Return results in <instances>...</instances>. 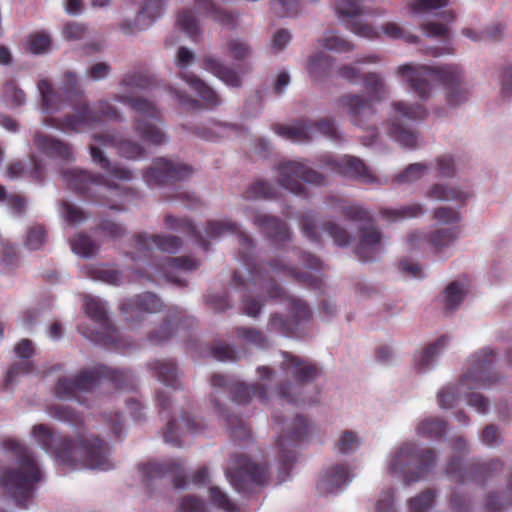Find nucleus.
<instances>
[{
	"instance_id": "nucleus-3",
	"label": "nucleus",
	"mask_w": 512,
	"mask_h": 512,
	"mask_svg": "<svg viewBox=\"0 0 512 512\" xmlns=\"http://www.w3.org/2000/svg\"><path fill=\"white\" fill-rule=\"evenodd\" d=\"M395 73L422 101H426L432 96L431 82H439L444 86L445 99L450 107H457L465 103L470 96L469 87L464 79V71L456 64L440 67L403 64L396 68Z\"/></svg>"
},
{
	"instance_id": "nucleus-2",
	"label": "nucleus",
	"mask_w": 512,
	"mask_h": 512,
	"mask_svg": "<svg viewBox=\"0 0 512 512\" xmlns=\"http://www.w3.org/2000/svg\"><path fill=\"white\" fill-rule=\"evenodd\" d=\"M32 437L46 452L54 453L58 463L68 470L88 468L104 471L112 467L108 447L92 435L60 438L46 425L37 424L32 428Z\"/></svg>"
},
{
	"instance_id": "nucleus-38",
	"label": "nucleus",
	"mask_w": 512,
	"mask_h": 512,
	"mask_svg": "<svg viewBox=\"0 0 512 512\" xmlns=\"http://www.w3.org/2000/svg\"><path fill=\"white\" fill-rule=\"evenodd\" d=\"M149 366L166 386L177 387V370L172 361L156 360Z\"/></svg>"
},
{
	"instance_id": "nucleus-25",
	"label": "nucleus",
	"mask_w": 512,
	"mask_h": 512,
	"mask_svg": "<svg viewBox=\"0 0 512 512\" xmlns=\"http://www.w3.org/2000/svg\"><path fill=\"white\" fill-rule=\"evenodd\" d=\"M138 257L146 256L154 248L167 253H176L181 246L179 238L175 236L138 234L135 239Z\"/></svg>"
},
{
	"instance_id": "nucleus-53",
	"label": "nucleus",
	"mask_w": 512,
	"mask_h": 512,
	"mask_svg": "<svg viewBox=\"0 0 512 512\" xmlns=\"http://www.w3.org/2000/svg\"><path fill=\"white\" fill-rule=\"evenodd\" d=\"M2 97L4 101L12 106L17 107L25 102V95L14 82L6 83L2 88Z\"/></svg>"
},
{
	"instance_id": "nucleus-28",
	"label": "nucleus",
	"mask_w": 512,
	"mask_h": 512,
	"mask_svg": "<svg viewBox=\"0 0 512 512\" xmlns=\"http://www.w3.org/2000/svg\"><path fill=\"white\" fill-rule=\"evenodd\" d=\"M182 465L176 460H171L164 463H149L144 468V476L147 480L156 479L165 475H170L176 488H185L186 480L182 474Z\"/></svg>"
},
{
	"instance_id": "nucleus-21",
	"label": "nucleus",
	"mask_w": 512,
	"mask_h": 512,
	"mask_svg": "<svg viewBox=\"0 0 512 512\" xmlns=\"http://www.w3.org/2000/svg\"><path fill=\"white\" fill-rule=\"evenodd\" d=\"M192 174V168L178 161L164 158L154 160L144 179L148 185L166 184L171 181L184 180Z\"/></svg>"
},
{
	"instance_id": "nucleus-23",
	"label": "nucleus",
	"mask_w": 512,
	"mask_h": 512,
	"mask_svg": "<svg viewBox=\"0 0 512 512\" xmlns=\"http://www.w3.org/2000/svg\"><path fill=\"white\" fill-rule=\"evenodd\" d=\"M459 235V226H450L436 229L431 233L428 240L423 233L412 232L409 234L407 241L410 249L422 248L428 242L436 252H439L451 246L458 239Z\"/></svg>"
},
{
	"instance_id": "nucleus-43",
	"label": "nucleus",
	"mask_w": 512,
	"mask_h": 512,
	"mask_svg": "<svg viewBox=\"0 0 512 512\" xmlns=\"http://www.w3.org/2000/svg\"><path fill=\"white\" fill-rule=\"evenodd\" d=\"M430 166L423 163L410 164L403 172L396 175L394 182L399 184H409L421 179L429 171Z\"/></svg>"
},
{
	"instance_id": "nucleus-24",
	"label": "nucleus",
	"mask_w": 512,
	"mask_h": 512,
	"mask_svg": "<svg viewBox=\"0 0 512 512\" xmlns=\"http://www.w3.org/2000/svg\"><path fill=\"white\" fill-rule=\"evenodd\" d=\"M84 310L87 316L98 324L101 331H97L94 335L93 332L85 330L84 327H79V330L85 337L98 341L101 339V335L109 329L106 303L98 297L86 295L84 297Z\"/></svg>"
},
{
	"instance_id": "nucleus-46",
	"label": "nucleus",
	"mask_w": 512,
	"mask_h": 512,
	"mask_svg": "<svg viewBox=\"0 0 512 512\" xmlns=\"http://www.w3.org/2000/svg\"><path fill=\"white\" fill-rule=\"evenodd\" d=\"M72 251L81 257H91L97 251V245L86 235L78 234L71 240Z\"/></svg>"
},
{
	"instance_id": "nucleus-51",
	"label": "nucleus",
	"mask_w": 512,
	"mask_h": 512,
	"mask_svg": "<svg viewBox=\"0 0 512 512\" xmlns=\"http://www.w3.org/2000/svg\"><path fill=\"white\" fill-rule=\"evenodd\" d=\"M433 218L438 223L449 225V227L458 226L457 223L461 220V214L451 207L441 206L433 211Z\"/></svg>"
},
{
	"instance_id": "nucleus-20",
	"label": "nucleus",
	"mask_w": 512,
	"mask_h": 512,
	"mask_svg": "<svg viewBox=\"0 0 512 512\" xmlns=\"http://www.w3.org/2000/svg\"><path fill=\"white\" fill-rule=\"evenodd\" d=\"M231 485L244 491L250 483L262 484L266 480V468L253 463L246 456L236 457L226 472Z\"/></svg>"
},
{
	"instance_id": "nucleus-40",
	"label": "nucleus",
	"mask_w": 512,
	"mask_h": 512,
	"mask_svg": "<svg viewBox=\"0 0 512 512\" xmlns=\"http://www.w3.org/2000/svg\"><path fill=\"white\" fill-rule=\"evenodd\" d=\"M468 292L467 286L461 282L450 283L444 291L445 308L454 310L462 303Z\"/></svg>"
},
{
	"instance_id": "nucleus-49",
	"label": "nucleus",
	"mask_w": 512,
	"mask_h": 512,
	"mask_svg": "<svg viewBox=\"0 0 512 512\" xmlns=\"http://www.w3.org/2000/svg\"><path fill=\"white\" fill-rule=\"evenodd\" d=\"M438 177L451 178L456 174L457 165L454 157L449 154L438 156L434 164Z\"/></svg>"
},
{
	"instance_id": "nucleus-10",
	"label": "nucleus",
	"mask_w": 512,
	"mask_h": 512,
	"mask_svg": "<svg viewBox=\"0 0 512 512\" xmlns=\"http://www.w3.org/2000/svg\"><path fill=\"white\" fill-rule=\"evenodd\" d=\"M285 360L282 363V369L288 382L281 385L278 389V400L281 403L305 402L301 397L306 384L316 379L321 370L313 363L284 353Z\"/></svg>"
},
{
	"instance_id": "nucleus-52",
	"label": "nucleus",
	"mask_w": 512,
	"mask_h": 512,
	"mask_svg": "<svg viewBox=\"0 0 512 512\" xmlns=\"http://www.w3.org/2000/svg\"><path fill=\"white\" fill-rule=\"evenodd\" d=\"M363 0H336V11L341 17H347L349 20L354 19L362 12Z\"/></svg>"
},
{
	"instance_id": "nucleus-64",
	"label": "nucleus",
	"mask_w": 512,
	"mask_h": 512,
	"mask_svg": "<svg viewBox=\"0 0 512 512\" xmlns=\"http://www.w3.org/2000/svg\"><path fill=\"white\" fill-rule=\"evenodd\" d=\"M206 504L194 496H185L179 502L178 512H205Z\"/></svg>"
},
{
	"instance_id": "nucleus-31",
	"label": "nucleus",
	"mask_w": 512,
	"mask_h": 512,
	"mask_svg": "<svg viewBox=\"0 0 512 512\" xmlns=\"http://www.w3.org/2000/svg\"><path fill=\"white\" fill-rule=\"evenodd\" d=\"M349 471L341 465L330 467L318 482L321 493H336L345 487L351 480Z\"/></svg>"
},
{
	"instance_id": "nucleus-18",
	"label": "nucleus",
	"mask_w": 512,
	"mask_h": 512,
	"mask_svg": "<svg viewBox=\"0 0 512 512\" xmlns=\"http://www.w3.org/2000/svg\"><path fill=\"white\" fill-rule=\"evenodd\" d=\"M275 132L284 139L296 143L311 140L317 132L331 139L338 138L337 129L334 123L329 120H321L317 123L306 120L291 125L277 126Z\"/></svg>"
},
{
	"instance_id": "nucleus-12",
	"label": "nucleus",
	"mask_w": 512,
	"mask_h": 512,
	"mask_svg": "<svg viewBox=\"0 0 512 512\" xmlns=\"http://www.w3.org/2000/svg\"><path fill=\"white\" fill-rule=\"evenodd\" d=\"M343 215L350 221L349 229L356 228L359 232V242L355 248L356 254L363 261L375 258L380 250L381 235L369 213L359 206H343Z\"/></svg>"
},
{
	"instance_id": "nucleus-4",
	"label": "nucleus",
	"mask_w": 512,
	"mask_h": 512,
	"mask_svg": "<svg viewBox=\"0 0 512 512\" xmlns=\"http://www.w3.org/2000/svg\"><path fill=\"white\" fill-rule=\"evenodd\" d=\"M122 92L115 95V100L130 106L137 114L134 123V132L144 144L162 145L167 142V137L157 125L160 119V110L152 102L138 98L135 99L129 93L147 89L150 79L142 73L127 74L121 82Z\"/></svg>"
},
{
	"instance_id": "nucleus-26",
	"label": "nucleus",
	"mask_w": 512,
	"mask_h": 512,
	"mask_svg": "<svg viewBox=\"0 0 512 512\" xmlns=\"http://www.w3.org/2000/svg\"><path fill=\"white\" fill-rule=\"evenodd\" d=\"M245 214L269 237L279 240L289 237V230L286 224L277 218L262 214L252 207H247Z\"/></svg>"
},
{
	"instance_id": "nucleus-58",
	"label": "nucleus",
	"mask_w": 512,
	"mask_h": 512,
	"mask_svg": "<svg viewBox=\"0 0 512 512\" xmlns=\"http://www.w3.org/2000/svg\"><path fill=\"white\" fill-rule=\"evenodd\" d=\"M46 231L41 225H34L28 229L25 245L31 250H37L46 242Z\"/></svg>"
},
{
	"instance_id": "nucleus-22",
	"label": "nucleus",
	"mask_w": 512,
	"mask_h": 512,
	"mask_svg": "<svg viewBox=\"0 0 512 512\" xmlns=\"http://www.w3.org/2000/svg\"><path fill=\"white\" fill-rule=\"evenodd\" d=\"M324 163L326 166L338 172L339 174L347 177L359 178L364 183H383L380 179L373 175V173L358 158L345 155L339 159H334L330 156H325Z\"/></svg>"
},
{
	"instance_id": "nucleus-9",
	"label": "nucleus",
	"mask_w": 512,
	"mask_h": 512,
	"mask_svg": "<svg viewBox=\"0 0 512 512\" xmlns=\"http://www.w3.org/2000/svg\"><path fill=\"white\" fill-rule=\"evenodd\" d=\"M435 463V454L430 449L416 451L411 442L394 448L387 458V472L402 477L405 483L420 480Z\"/></svg>"
},
{
	"instance_id": "nucleus-32",
	"label": "nucleus",
	"mask_w": 512,
	"mask_h": 512,
	"mask_svg": "<svg viewBox=\"0 0 512 512\" xmlns=\"http://www.w3.org/2000/svg\"><path fill=\"white\" fill-rule=\"evenodd\" d=\"M203 68L220 79L229 87H239L242 83L240 76L233 69L225 66L219 59L207 56L203 59Z\"/></svg>"
},
{
	"instance_id": "nucleus-39",
	"label": "nucleus",
	"mask_w": 512,
	"mask_h": 512,
	"mask_svg": "<svg viewBox=\"0 0 512 512\" xmlns=\"http://www.w3.org/2000/svg\"><path fill=\"white\" fill-rule=\"evenodd\" d=\"M425 208L419 203H413L402 206L397 209H385L382 211V215L390 221H400L410 218H416L423 215Z\"/></svg>"
},
{
	"instance_id": "nucleus-30",
	"label": "nucleus",
	"mask_w": 512,
	"mask_h": 512,
	"mask_svg": "<svg viewBox=\"0 0 512 512\" xmlns=\"http://www.w3.org/2000/svg\"><path fill=\"white\" fill-rule=\"evenodd\" d=\"M34 144L38 153L47 157L62 160H70L73 158L72 149L68 144L39 132L34 136Z\"/></svg>"
},
{
	"instance_id": "nucleus-11",
	"label": "nucleus",
	"mask_w": 512,
	"mask_h": 512,
	"mask_svg": "<svg viewBox=\"0 0 512 512\" xmlns=\"http://www.w3.org/2000/svg\"><path fill=\"white\" fill-rule=\"evenodd\" d=\"M428 115L427 109L420 103H410L404 100L391 103V115L389 119V136L400 146L407 149H415L420 144V138L416 131L405 127L398 120L421 121Z\"/></svg>"
},
{
	"instance_id": "nucleus-37",
	"label": "nucleus",
	"mask_w": 512,
	"mask_h": 512,
	"mask_svg": "<svg viewBox=\"0 0 512 512\" xmlns=\"http://www.w3.org/2000/svg\"><path fill=\"white\" fill-rule=\"evenodd\" d=\"M83 274L93 280L103 281L107 284L119 285L122 283V274L116 269L103 264L85 266Z\"/></svg>"
},
{
	"instance_id": "nucleus-33",
	"label": "nucleus",
	"mask_w": 512,
	"mask_h": 512,
	"mask_svg": "<svg viewBox=\"0 0 512 512\" xmlns=\"http://www.w3.org/2000/svg\"><path fill=\"white\" fill-rule=\"evenodd\" d=\"M180 78L186 82L189 87L194 90L197 95L204 101L209 107L217 106L221 103V100L217 93L207 86L198 76L189 72H180Z\"/></svg>"
},
{
	"instance_id": "nucleus-7",
	"label": "nucleus",
	"mask_w": 512,
	"mask_h": 512,
	"mask_svg": "<svg viewBox=\"0 0 512 512\" xmlns=\"http://www.w3.org/2000/svg\"><path fill=\"white\" fill-rule=\"evenodd\" d=\"M242 278L243 276L240 272L235 273L234 280L237 284L243 285L247 289L261 286L269 293L271 298H280L286 304L292 319L284 321L279 315L274 314L269 321L270 330L282 334H290L294 332L301 321L309 319L311 315L310 310L302 300L287 296L281 288L274 287L271 283H268L260 272L249 273L248 282L243 281Z\"/></svg>"
},
{
	"instance_id": "nucleus-6",
	"label": "nucleus",
	"mask_w": 512,
	"mask_h": 512,
	"mask_svg": "<svg viewBox=\"0 0 512 512\" xmlns=\"http://www.w3.org/2000/svg\"><path fill=\"white\" fill-rule=\"evenodd\" d=\"M494 358V353L489 348L474 354L470 359L469 371L464 374L459 385L446 386L438 392L439 406L442 409L451 408L459 396L466 394L467 390L487 388L496 383L498 380L491 372Z\"/></svg>"
},
{
	"instance_id": "nucleus-13",
	"label": "nucleus",
	"mask_w": 512,
	"mask_h": 512,
	"mask_svg": "<svg viewBox=\"0 0 512 512\" xmlns=\"http://www.w3.org/2000/svg\"><path fill=\"white\" fill-rule=\"evenodd\" d=\"M100 117L118 119L119 113L105 100L97 102L95 112L90 109L86 102H82L73 115L66 116L63 119L47 116L43 119V123L63 132H81L92 127L99 121Z\"/></svg>"
},
{
	"instance_id": "nucleus-1",
	"label": "nucleus",
	"mask_w": 512,
	"mask_h": 512,
	"mask_svg": "<svg viewBox=\"0 0 512 512\" xmlns=\"http://www.w3.org/2000/svg\"><path fill=\"white\" fill-rule=\"evenodd\" d=\"M94 143L90 145V154L94 163L98 164L107 174L102 177H95L76 168L65 170L62 173L63 181L72 189L84 192L89 185H97L106 189L116 190L114 180H129L132 173L124 168L111 167L109 160L103 155L101 148L114 147L118 153L127 159H139L143 157L146 150L142 144L131 139H122L110 133H94Z\"/></svg>"
},
{
	"instance_id": "nucleus-57",
	"label": "nucleus",
	"mask_w": 512,
	"mask_h": 512,
	"mask_svg": "<svg viewBox=\"0 0 512 512\" xmlns=\"http://www.w3.org/2000/svg\"><path fill=\"white\" fill-rule=\"evenodd\" d=\"M450 0H410L408 6L412 13L419 14L440 9L449 4Z\"/></svg>"
},
{
	"instance_id": "nucleus-16",
	"label": "nucleus",
	"mask_w": 512,
	"mask_h": 512,
	"mask_svg": "<svg viewBox=\"0 0 512 512\" xmlns=\"http://www.w3.org/2000/svg\"><path fill=\"white\" fill-rule=\"evenodd\" d=\"M117 374V371L111 370L105 366H99L94 370L82 371L73 379H59L55 386V395L59 399L78 397L79 393L92 390L101 377L109 378L114 381L118 378Z\"/></svg>"
},
{
	"instance_id": "nucleus-60",
	"label": "nucleus",
	"mask_w": 512,
	"mask_h": 512,
	"mask_svg": "<svg viewBox=\"0 0 512 512\" xmlns=\"http://www.w3.org/2000/svg\"><path fill=\"white\" fill-rule=\"evenodd\" d=\"M383 33L391 39H403L408 43H415L417 36L406 33L403 28L394 22H388L382 26Z\"/></svg>"
},
{
	"instance_id": "nucleus-55",
	"label": "nucleus",
	"mask_w": 512,
	"mask_h": 512,
	"mask_svg": "<svg viewBox=\"0 0 512 512\" xmlns=\"http://www.w3.org/2000/svg\"><path fill=\"white\" fill-rule=\"evenodd\" d=\"M209 496L211 502L215 506L225 510L226 512H239L234 503L219 487L211 486L209 488Z\"/></svg>"
},
{
	"instance_id": "nucleus-29",
	"label": "nucleus",
	"mask_w": 512,
	"mask_h": 512,
	"mask_svg": "<svg viewBox=\"0 0 512 512\" xmlns=\"http://www.w3.org/2000/svg\"><path fill=\"white\" fill-rule=\"evenodd\" d=\"M199 266L198 261L188 257H167L163 262L156 266L155 272L168 281L176 284H182L178 276L179 271H192Z\"/></svg>"
},
{
	"instance_id": "nucleus-17",
	"label": "nucleus",
	"mask_w": 512,
	"mask_h": 512,
	"mask_svg": "<svg viewBox=\"0 0 512 512\" xmlns=\"http://www.w3.org/2000/svg\"><path fill=\"white\" fill-rule=\"evenodd\" d=\"M310 428L311 426L305 418L296 417L289 426L287 434L279 438L278 448L281 461L279 482H284L288 478L291 464L296 459L295 443L305 439Z\"/></svg>"
},
{
	"instance_id": "nucleus-42",
	"label": "nucleus",
	"mask_w": 512,
	"mask_h": 512,
	"mask_svg": "<svg viewBox=\"0 0 512 512\" xmlns=\"http://www.w3.org/2000/svg\"><path fill=\"white\" fill-rule=\"evenodd\" d=\"M234 397L235 400L241 404L249 402L252 397H257L261 402L267 400L265 388L258 384L252 386L238 384L235 388Z\"/></svg>"
},
{
	"instance_id": "nucleus-8",
	"label": "nucleus",
	"mask_w": 512,
	"mask_h": 512,
	"mask_svg": "<svg viewBox=\"0 0 512 512\" xmlns=\"http://www.w3.org/2000/svg\"><path fill=\"white\" fill-rule=\"evenodd\" d=\"M362 82L369 94L368 98L348 93L342 95L337 102L338 109L359 126L364 125L375 114L373 103L380 102L389 95V87L380 74L367 73Z\"/></svg>"
},
{
	"instance_id": "nucleus-45",
	"label": "nucleus",
	"mask_w": 512,
	"mask_h": 512,
	"mask_svg": "<svg viewBox=\"0 0 512 512\" xmlns=\"http://www.w3.org/2000/svg\"><path fill=\"white\" fill-rule=\"evenodd\" d=\"M321 45L327 50L335 52H349L354 46L334 32H327L321 39Z\"/></svg>"
},
{
	"instance_id": "nucleus-50",
	"label": "nucleus",
	"mask_w": 512,
	"mask_h": 512,
	"mask_svg": "<svg viewBox=\"0 0 512 512\" xmlns=\"http://www.w3.org/2000/svg\"><path fill=\"white\" fill-rule=\"evenodd\" d=\"M226 46L228 56L235 60H244L252 53L250 45L242 39H230Z\"/></svg>"
},
{
	"instance_id": "nucleus-48",
	"label": "nucleus",
	"mask_w": 512,
	"mask_h": 512,
	"mask_svg": "<svg viewBox=\"0 0 512 512\" xmlns=\"http://www.w3.org/2000/svg\"><path fill=\"white\" fill-rule=\"evenodd\" d=\"M361 445L359 435L351 430L344 431L340 434L337 441V449L342 454H349L357 450Z\"/></svg>"
},
{
	"instance_id": "nucleus-19",
	"label": "nucleus",
	"mask_w": 512,
	"mask_h": 512,
	"mask_svg": "<svg viewBox=\"0 0 512 512\" xmlns=\"http://www.w3.org/2000/svg\"><path fill=\"white\" fill-rule=\"evenodd\" d=\"M196 14L209 15L225 25H232L235 21L233 14L215 7L210 0H198L195 4V11L184 10L179 14L177 19L178 26L190 37H195L199 32Z\"/></svg>"
},
{
	"instance_id": "nucleus-59",
	"label": "nucleus",
	"mask_w": 512,
	"mask_h": 512,
	"mask_svg": "<svg viewBox=\"0 0 512 512\" xmlns=\"http://www.w3.org/2000/svg\"><path fill=\"white\" fill-rule=\"evenodd\" d=\"M434 501V494L432 491H425L418 496L410 499L409 512H427L432 506Z\"/></svg>"
},
{
	"instance_id": "nucleus-62",
	"label": "nucleus",
	"mask_w": 512,
	"mask_h": 512,
	"mask_svg": "<svg viewBox=\"0 0 512 512\" xmlns=\"http://www.w3.org/2000/svg\"><path fill=\"white\" fill-rule=\"evenodd\" d=\"M237 231V225L230 221H211L208 223L206 232L211 237H219L226 233Z\"/></svg>"
},
{
	"instance_id": "nucleus-35",
	"label": "nucleus",
	"mask_w": 512,
	"mask_h": 512,
	"mask_svg": "<svg viewBox=\"0 0 512 512\" xmlns=\"http://www.w3.org/2000/svg\"><path fill=\"white\" fill-rule=\"evenodd\" d=\"M166 0H144L137 18L136 26L139 30L148 28L158 17H160L165 8Z\"/></svg>"
},
{
	"instance_id": "nucleus-47",
	"label": "nucleus",
	"mask_w": 512,
	"mask_h": 512,
	"mask_svg": "<svg viewBox=\"0 0 512 512\" xmlns=\"http://www.w3.org/2000/svg\"><path fill=\"white\" fill-rule=\"evenodd\" d=\"M27 48L33 54H43L51 49V37L46 32L31 34L27 40Z\"/></svg>"
},
{
	"instance_id": "nucleus-54",
	"label": "nucleus",
	"mask_w": 512,
	"mask_h": 512,
	"mask_svg": "<svg viewBox=\"0 0 512 512\" xmlns=\"http://www.w3.org/2000/svg\"><path fill=\"white\" fill-rule=\"evenodd\" d=\"M60 213L64 221L72 226L82 223L86 218L80 208L68 202H62Z\"/></svg>"
},
{
	"instance_id": "nucleus-5",
	"label": "nucleus",
	"mask_w": 512,
	"mask_h": 512,
	"mask_svg": "<svg viewBox=\"0 0 512 512\" xmlns=\"http://www.w3.org/2000/svg\"><path fill=\"white\" fill-rule=\"evenodd\" d=\"M3 445L15 457L16 466L3 470L0 485L17 506L27 508L36 484L42 479V472L35 457L24 445L15 440H7Z\"/></svg>"
},
{
	"instance_id": "nucleus-41",
	"label": "nucleus",
	"mask_w": 512,
	"mask_h": 512,
	"mask_svg": "<svg viewBox=\"0 0 512 512\" xmlns=\"http://www.w3.org/2000/svg\"><path fill=\"white\" fill-rule=\"evenodd\" d=\"M445 427V422L440 419L425 418L417 424L416 432L420 436L436 439L444 434Z\"/></svg>"
},
{
	"instance_id": "nucleus-61",
	"label": "nucleus",
	"mask_w": 512,
	"mask_h": 512,
	"mask_svg": "<svg viewBox=\"0 0 512 512\" xmlns=\"http://www.w3.org/2000/svg\"><path fill=\"white\" fill-rule=\"evenodd\" d=\"M325 230L328 233V235L332 237L336 245L346 246L350 243L351 236L346 228L334 222H329L326 225Z\"/></svg>"
},
{
	"instance_id": "nucleus-15",
	"label": "nucleus",
	"mask_w": 512,
	"mask_h": 512,
	"mask_svg": "<svg viewBox=\"0 0 512 512\" xmlns=\"http://www.w3.org/2000/svg\"><path fill=\"white\" fill-rule=\"evenodd\" d=\"M277 181L280 186L296 195L304 194L302 182L324 185L325 179L318 172L301 161L282 162L277 167Z\"/></svg>"
},
{
	"instance_id": "nucleus-14",
	"label": "nucleus",
	"mask_w": 512,
	"mask_h": 512,
	"mask_svg": "<svg viewBox=\"0 0 512 512\" xmlns=\"http://www.w3.org/2000/svg\"><path fill=\"white\" fill-rule=\"evenodd\" d=\"M42 101V112L49 115L61 109L63 98L71 99L83 95L80 78L73 71L64 72L60 82V92L56 91L48 79H41L37 85Z\"/></svg>"
},
{
	"instance_id": "nucleus-34",
	"label": "nucleus",
	"mask_w": 512,
	"mask_h": 512,
	"mask_svg": "<svg viewBox=\"0 0 512 512\" xmlns=\"http://www.w3.org/2000/svg\"><path fill=\"white\" fill-rule=\"evenodd\" d=\"M448 343L447 337L439 338L435 343L429 345L422 351L418 352L414 356V367L419 372H424L430 369L436 357L445 348Z\"/></svg>"
},
{
	"instance_id": "nucleus-44",
	"label": "nucleus",
	"mask_w": 512,
	"mask_h": 512,
	"mask_svg": "<svg viewBox=\"0 0 512 512\" xmlns=\"http://www.w3.org/2000/svg\"><path fill=\"white\" fill-rule=\"evenodd\" d=\"M332 66L330 56L319 52L312 56L308 63V72L314 79H318L326 74Z\"/></svg>"
},
{
	"instance_id": "nucleus-36",
	"label": "nucleus",
	"mask_w": 512,
	"mask_h": 512,
	"mask_svg": "<svg viewBox=\"0 0 512 512\" xmlns=\"http://www.w3.org/2000/svg\"><path fill=\"white\" fill-rule=\"evenodd\" d=\"M186 431H195L194 420L189 415L183 416L181 420H172L167 424L164 433L165 442L174 446H181L182 435Z\"/></svg>"
},
{
	"instance_id": "nucleus-56",
	"label": "nucleus",
	"mask_w": 512,
	"mask_h": 512,
	"mask_svg": "<svg viewBox=\"0 0 512 512\" xmlns=\"http://www.w3.org/2000/svg\"><path fill=\"white\" fill-rule=\"evenodd\" d=\"M347 25L351 32L362 38L372 40L378 38L380 35L377 29L355 18L349 20Z\"/></svg>"
},
{
	"instance_id": "nucleus-63",
	"label": "nucleus",
	"mask_w": 512,
	"mask_h": 512,
	"mask_svg": "<svg viewBox=\"0 0 512 512\" xmlns=\"http://www.w3.org/2000/svg\"><path fill=\"white\" fill-rule=\"evenodd\" d=\"M88 34V29L84 24L71 22L63 27V36L70 41L81 40Z\"/></svg>"
},
{
	"instance_id": "nucleus-27",
	"label": "nucleus",
	"mask_w": 512,
	"mask_h": 512,
	"mask_svg": "<svg viewBox=\"0 0 512 512\" xmlns=\"http://www.w3.org/2000/svg\"><path fill=\"white\" fill-rule=\"evenodd\" d=\"M160 307V300L151 293H145L137 296L135 299L126 300L120 306L128 321H133L134 318L139 319L144 312H156Z\"/></svg>"
}]
</instances>
